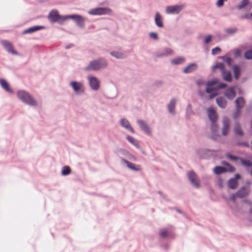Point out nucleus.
I'll return each mask as SVG.
<instances>
[{"label": "nucleus", "instance_id": "1", "mask_svg": "<svg viewBox=\"0 0 252 252\" xmlns=\"http://www.w3.org/2000/svg\"><path fill=\"white\" fill-rule=\"evenodd\" d=\"M18 98L24 103L32 106L36 105L34 98L27 92L24 91H19L17 92Z\"/></svg>", "mask_w": 252, "mask_h": 252}, {"label": "nucleus", "instance_id": "2", "mask_svg": "<svg viewBox=\"0 0 252 252\" xmlns=\"http://www.w3.org/2000/svg\"><path fill=\"white\" fill-rule=\"evenodd\" d=\"M107 64L104 60L100 59L91 62L89 65L87 67V70H98L105 67Z\"/></svg>", "mask_w": 252, "mask_h": 252}, {"label": "nucleus", "instance_id": "3", "mask_svg": "<svg viewBox=\"0 0 252 252\" xmlns=\"http://www.w3.org/2000/svg\"><path fill=\"white\" fill-rule=\"evenodd\" d=\"M48 18L52 22H55L59 20L62 21H65L66 20V16H61L58 13V12L56 10H52L48 15Z\"/></svg>", "mask_w": 252, "mask_h": 252}, {"label": "nucleus", "instance_id": "4", "mask_svg": "<svg viewBox=\"0 0 252 252\" xmlns=\"http://www.w3.org/2000/svg\"><path fill=\"white\" fill-rule=\"evenodd\" d=\"M188 177L193 186L196 188H199V181L197 175L194 171H189L188 173Z\"/></svg>", "mask_w": 252, "mask_h": 252}, {"label": "nucleus", "instance_id": "5", "mask_svg": "<svg viewBox=\"0 0 252 252\" xmlns=\"http://www.w3.org/2000/svg\"><path fill=\"white\" fill-rule=\"evenodd\" d=\"M110 12V9L108 8L99 7L92 9L89 13L93 15H101L108 14Z\"/></svg>", "mask_w": 252, "mask_h": 252}, {"label": "nucleus", "instance_id": "6", "mask_svg": "<svg viewBox=\"0 0 252 252\" xmlns=\"http://www.w3.org/2000/svg\"><path fill=\"white\" fill-rule=\"evenodd\" d=\"M250 192V190L248 188L242 187L237 192L236 194H233L232 195V200H234L236 197L240 198H244L247 196Z\"/></svg>", "mask_w": 252, "mask_h": 252}, {"label": "nucleus", "instance_id": "7", "mask_svg": "<svg viewBox=\"0 0 252 252\" xmlns=\"http://www.w3.org/2000/svg\"><path fill=\"white\" fill-rule=\"evenodd\" d=\"M222 125L223 126L221 129V133L222 135L226 136L229 132L230 127V121L226 117H223Z\"/></svg>", "mask_w": 252, "mask_h": 252}, {"label": "nucleus", "instance_id": "8", "mask_svg": "<svg viewBox=\"0 0 252 252\" xmlns=\"http://www.w3.org/2000/svg\"><path fill=\"white\" fill-rule=\"evenodd\" d=\"M183 7V5L167 6L166 8V12L167 14H178L182 10Z\"/></svg>", "mask_w": 252, "mask_h": 252}, {"label": "nucleus", "instance_id": "9", "mask_svg": "<svg viewBox=\"0 0 252 252\" xmlns=\"http://www.w3.org/2000/svg\"><path fill=\"white\" fill-rule=\"evenodd\" d=\"M1 43L8 52L13 55L18 54L16 51L14 49V47L11 42L6 40H2L1 41Z\"/></svg>", "mask_w": 252, "mask_h": 252}, {"label": "nucleus", "instance_id": "10", "mask_svg": "<svg viewBox=\"0 0 252 252\" xmlns=\"http://www.w3.org/2000/svg\"><path fill=\"white\" fill-rule=\"evenodd\" d=\"M72 19L76 23L77 25L80 27H83L84 25V19L83 17L77 15H66V19Z\"/></svg>", "mask_w": 252, "mask_h": 252}, {"label": "nucleus", "instance_id": "11", "mask_svg": "<svg viewBox=\"0 0 252 252\" xmlns=\"http://www.w3.org/2000/svg\"><path fill=\"white\" fill-rule=\"evenodd\" d=\"M70 85L75 92H84V86L82 83L76 81H71L70 83Z\"/></svg>", "mask_w": 252, "mask_h": 252}, {"label": "nucleus", "instance_id": "12", "mask_svg": "<svg viewBox=\"0 0 252 252\" xmlns=\"http://www.w3.org/2000/svg\"><path fill=\"white\" fill-rule=\"evenodd\" d=\"M224 95L230 100H232L236 96V92L233 87L227 89L224 94Z\"/></svg>", "mask_w": 252, "mask_h": 252}, {"label": "nucleus", "instance_id": "13", "mask_svg": "<svg viewBox=\"0 0 252 252\" xmlns=\"http://www.w3.org/2000/svg\"><path fill=\"white\" fill-rule=\"evenodd\" d=\"M90 85L91 88L94 90H97L99 87V82L96 78L92 77L89 80Z\"/></svg>", "mask_w": 252, "mask_h": 252}, {"label": "nucleus", "instance_id": "14", "mask_svg": "<svg viewBox=\"0 0 252 252\" xmlns=\"http://www.w3.org/2000/svg\"><path fill=\"white\" fill-rule=\"evenodd\" d=\"M208 115L210 120L212 122H216L218 119L217 114L215 110L212 108L208 109Z\"/></svg>", "mask_w": 252, "mask_h": 252}, {"label": "nucleus", "instance_id": "15", "mask_svg": "<svg viewBox=\"0 0 252 252\" xmlns=\"http://www.w3.org/2000/svg\"><path fill=\"white\" fill-rule=\"evenodd\" d=\"M123 161L127 165L129 168L134 171H140L141 170V167L139 165H135V164L129 162L128 161L124 159H123Z\"/></svg>", "mask_w": 252, "mask_h": 252}, {"label": "nucleus", "instance_id": "16", "mask_svg": "<svg viewBox=\"0 0 252 252\" xmlns=\"http://www.w3.org/2000/svg\"><path fill=\"white\" fill-rule=\"evenodd\" d=\"M137 123L138 125H139L140 128L144 130L147 134L150 135L151 134V131L148 127L147 124L142 120H138L137 121Z\"/></svg>", "mask_w": 252, "mask_h": 252}, {"label": "nucleus", "instance_id": "17", "mask_svg": "<svg viewBox=\"0 0 252 252\" xmlns=\"http://www.w3.org/2000/svg\"><path fill=\"white\" fill-rule=\"evenodd\" d=\"M121 126L125 127V128L128 129V130H129L131 132L134 133L135 132L134 129L132 128V127L130 126V125L129 123V122L125 119H123L121 120Z\"/></svg>", "mask_w": 252, "mask_h": 252}, {"label": "nucleus", "instance_id": "18", "mask_svg": "<svg viewBox=\"0 0 252 252\" xmlns=\"http://www.w3.org/2000/svg\"><path fill=\"white\" fill-rule=\"evenodd\" d=\"M216 102L218 106L221 108H225L226 106L227 101L223 97L220 96L217 98Z\"/></svg>", "mask_w": 252, "mask_h": 252}, {"label": "nucleus", "instance_id": "19", "mask_svg": "<svg viewBox=\"0 0 252 252\" xmlns=\"http://www.w3.org/2000/svg\"><path fill=\"white\" fill-rule=\"evenodd\" d=\"M0 84L1 86V87L4 90H5L6 92H9V93L12 92V90L9 87V84L6 80H5L4 79H0Z\"/></svg>", "mask_w": 252, "mask_h": 252}, {"label": "nucleus", "instance_id": "20", "mask_svg": "<svg viewBox=\"0 0 252 252\" xmlns=\"http://www.w3.org/2000/svg\"><path fill=\"white\" fill-rule=\"evenodd\" d=\"M236 108L241 109L245 105V100L242 97H238L235 100Z\"/></svg>", "mask_w": 252, "mask_h": 252}, {"label": "nucleus", "instance_id": "21", "mask_svg": "<svg viewBox=\"0 0 252 252\" xmlns=\"http://www.w3.org/2000/svg\"><path fill=\"white\" fill-rule=\"evenodd\" d=\"M43 29H44V27H43V26H33L32 27H30V28L27 29V30H26L25 31H24V33L26 34V33H32V32L40 30Z\"/></svg>", "mask_w": 252, "mask_h": 252}, {"label": "nucleus", "instance_id": "22", "mask_svg": "<svg viewBox=\"0 0 252 252\" xmlns=\"http://www.w3.org/2000/svg\"><path fill=\"white\" fill-rule=\"evenodd\" d=\"M175 104L176 100L174 98H173L170 100L169 103L167 105L168 111L172 114H174L175 113Z\"/></svg>", "mask_w": 252, "mask_h": 252}, {"label": "nucleus", "instance_id": "23", "mask_svg": "<svg viewBox=\"0 0 252 252\" xmlns=\"http://www.w3.org/2000/svg\"><path fill=\"white\" fill-rule=\"evenodd\" d=\"M197 68V65L195 63H192L187 66L184 69V72L185 73H190Z\"/></svg>", "mask_w": 252, "mask_h": 252}, {"label": "nucleus", "instance_id": "24", "mask_svg": "<svg viewBox=\"0 0 252 252\" xmlns=\"http://www.w3.org/2000/svg\"><path fill=\"white\" fill-rule=\"evenodd\" d=\"M155 21L156 24L158 27H163V24L162 22V18L159 13L157 12L155 15Z\"/></svg>", "mask_w": 252, "mask_h": 252}, {"label": "nucleus", "instance_id": "25", "mask_svg": "<svg viewBox=\"0 0 252 252\" xmlns=\"http://www.w3.org/2000/svg\"><path fill=\"white\" fill-rule=\"evenodd\" d=\"M222 75L223 79L225 81L230 82L232 80L231 74L230 71H223L222 72Z\"/></svg>", "mask_w": 252, "mask_h": 252}, {"label": "nucleus", "instance_id": "26", "mask_svg": "<svg viewBox=\"0 0 252 252\" xmlns=\"http://www.w3.org/2000/svg\"><path fill=\"white\" fill-rule=\"evenodd\" d=\"M228 172L226 169L221 166H216L214 169V172L217 175Z\"/></svg>", "mask_w": 252, "mask_h": 252}, {"label": "nucleus", "instance_id": "27", "mask_svg": "<svg viewBox=\"0 0 252 252\" xmlns=\"http://www.w3.org/2000/svg\"><path fill=\"white\" fill-rule=\"evenodd\" d=\"M235 134L242 136L243 135V132L241 128L240 125L239 123H236L234 129Z\"/></svg>", "mask_w": 252, "mask_h": 252}, {"label": "nucleus", "instance_id": "28", "mask_svg": "<svg viewBox=\"0 0 252 252\" xmlns=\"http://www.w3.org/2000/svg\"><path fill=\"white\" fill-rule=\"evenodd\" d=\"M249 4L250 5L251 8H252V2L249 3V0H243L241 3L237 6V8L238 9H242Z\"/></svg>", "mask_w": 252, "mask_h": 252}, {"label": "nucleus", "instance_id": "29", "mask_svg": "<svg viewBox=\"0 0 252 252\" xmlns=\"http://www.w3.org/2000/svg\"><path fill=\"white\" fill-rule=\"evenodd\" d=\"M229 187L231 189H235L237 187V182L236 179H230L228 182Z\"/></svg>", "mask_w": 252, "mask_h": 252}, {"label": "nucleus", "instance_id": "30", "mask_svg": "<svg viewBox=\"0 0 252 252\" xmlns=\"http://www.w3.org/2000/svg\"><path fill=\"white\" fill-rule=\"evenodd\" d=\"M233 71L235 78L237 80L240 75V69L239 66L237 65H234L233 66Z\"/></svg>", "mask_w": 252, "mask_h": 252}, {"label": "nucleus", "instance_id": "31", "mask_svg": "<svg viewBox=\"0 0 252 252\" xmlns=\"http://www.w3.org/2000/svg\"><path fill=\"white\" fill-rule=\"evenodd\" d=\"M185 61V58L183 57H178L172 60L171 62L174 64H179L183 63Z\"/></svg>", "mask_w": 252, "mask_h": 252}, {"label": "nucleus", "instance_id": "32", "mask_svg": "<svg viewBox=\"0 0 252 252\" xmlns=\"http://www.w3.org/2000/svg\"><path fill=\"white\" fill-rule=\"evenodd\" d=\"M126 139L131 144H132L136 147H138L139 144L138 141L133 137L128 135L126 137Z\"/></svg>", "mask_w": 252, "mask_h": 252}, {"label": "nucleus", "instance_id": "33", "mask_svg": "<svg viewBox=\"0 0 252 252\" xmlns=\"http://www.w3.org/2000/svg\"><path fill=\"white\" fill-rule=\"evenodd\" d=\"M221 163L222 164L226 165L227 166V168L226 169L228 172H233L235 171V168L231 165L227 163V162L222 161Z\"/></svg>", "mask_w": 252, "mask_h": 252}, {"label": "nucleus", "instance_id": "34", "mask_svg": "<svg viewBox=\"0 0 252 252\" xmlns=\"http://www.w3.org/2000/svg\"><path fill=\"white\" fill-rule=\"evenodd\" d=\"M110 54L117 59H122L125 57L124 54L118 52H112Z\"/></svg>", "mask_w": 252, "mask_h": 252}, {"label": "nucleus", "instance_id": "35", "mask_svg": "<svg viewBox=\"0 0 252 252\" xmlns=\"http://www.w3.org/2000/svg\"><path fill=\"white\" fill-rule=\"evenodd\" d=\"M71 172L70 168L69 166H64L62 171V174L63 175H67L69 174Z\"/></svg>", "mask_w": 252, "mask_h": 252}, {"label": "nucleus", "instance_id": "36", "mask_svg": "<svg viewBox=\"0 0 252 252\" xmlns=\"http://www.w3.org/2000/svg\"><path fill=\"white\" fill-rule=\"evenodd\" d=\"M159 235L161 238H165L168 236V232L166 230L162 229L160 230Z\"/></svg>", "mask_w": 252, "mask_h": 252}, {"label": "nucleus", "instance_id": "37", "mask_svg": "<svg viewBox=\"0 0 252 252\" xmlns=\"http://www.w3.org/2000/svg\"><path fill=\"white\" fill-rule=\"evenodd\" d=\"M215 68H219V69H220V70H221L222 71V72H223V71L225 70L224 69V65H223V64L222 63H217L215 66H214L213 67V69H214Z\"/></svg>", "mask_w": 252, "mask_h": 252}, {"label": "nucleus", "instance_id": "38", "mask_svg": "<svg viewBox=\"0 0 252 252\" xmlns=\"http://www.w3.org/2000/svg\"><path fill=\"white\" fill-rule=\"evenodd\" d=\"M245 57L247 59H252V50L246 52Z\"/></svg>", "mask_w": 252, "mask_h": 252}, {"label": "nucleus", "instance_id": "39", "mask_svg": "<svg viewBox=\"0 0 252 252\" xmlns=\"http://www.w3.org/2000/svg\"><path fill=\"white\" fill-rule=\"evenodd\" d=\"M237 31V29L236 28L227 29L225 30V32L228 34H233L235 33Z\"/></svg>", "mask_w": 252, "mask_h": 252}, {"label": "nucleus", "instance_id": "40", "mask_svg": "<svg viewBox=\"0 0 252 252\" xmlns=\"http://www.w3.org/2000/svg\"><path fill=\"white\" fill-rule=\"evenodd\" d=\"M241 114V109L236 108L235 112L233 114V118L237 119Z\"/></svg>", "mask_w": 252, "mask_h": 252}, {"label": "nucleus", "instance_id": "41", "mask_svg": "<svg viewBox=\"0 0 252 252\" xmlns=\"http://www.w3.org/2000/svg\"><path fill=\"white\" fill-rule=\"evenodd\" d=\"M218 79H215L213 80H211L210 81H209L207 83V85L208 87L212 86L213 85H214L215 84H217L218 82Z\"/></svg>", "mask_w": 252, "mask_h": 252}, {"label": "nucleus", "instance_id": "42", "mask_svg": "<svg viewBox=\"0 0 252 252\" xmlns=\"http://www.w3.org/2000/svg\"><path fill=\"white\" fill-rule=\"evenodd\" d=\"M242 163L243 165L247 167L252 166V162L248 160H243L242 161Z\"/></svg>", "mask_w": 252, "mask_h": 252}, {"label": "nucleus", "instance_id": "43", "mask_svg": "<svg viewBox=\"0 0 252 252\" xmlns=\"http://www.w3.org/2000/svg\"><path fill=\"white\" fill-rule=\"evenodd\" d=\"M220 51H221L220 48L217 47L215 48H213L212 50V55H216V54L219 53Z\"/></svg>", "mask_w": 252, "mask_h": 252}, {"label": "nucleus", "instance_id": "44", "mask_svg": "<svg viewBox=\"0 0 252 252\" xmlns=\"http://www.w3.org/2000/svg\"><path fill=\"white\" fill-rule=\"evenodd\" d=\"M226 156L227 158H228L232 160H236L239 159V158L238 157L232 156L229 153H226Z\"/></svg>", "mask_w": 252, "mask_h": 252}, {"label": "nucleus", "instance_id": "45", "mask_svg": "<svg viewBox=\"0 0 252 252\" xmlns=\"http://www.w3.org/2000/svg\"><path fill=\"white\" fill-rule=\"evenodd\" d=\"M149 36L151 38H153L155 40H157L158 38L157 34L155 32H151L149 34Z\"/></svg>", "mask_w": 252, "mask_h": 252}, {"label": "nucleus", "instance_id": "46", "mask_svg": "<svg viewBox=\"0 0 252 252\" xmlns=\"http://www.w3.org/2000/svg\"><path fill=\"white\" fill-rule=\"evenodd\" d=\"M218 128V126L217 124L215 123V122H212V125H211V129L213 131H215L217 130Z\"/></svg>", "mask_w": 252, "mask_h": 252}, {"label": "nucleus", "instance_id": "47", "mask_svg": "<svg viewBox=\"0 0 252 252\" xmlns=\"http://www.w3.org/2000/svg\"><path fill=\"white\" fill-rule=\"evenodd\" d=\"M212 39V36L211 35H208L204 39V43L206 44L208 43Z\"/></svg>", "mask_w": 252, "mask_h": 252}, {"label": "nucleus", "instance_id": "48", "mask_svg": "<svg viewBox=\"0 0 252 252\" xmlns=\"http://www.w3.org/2000/svg\"><path fill=\"white\" fill-rule=\"evenodd\" d=\"M227 0H218L217 5L218 7H221L223 5V2L224 1H226Z\"/></svg>", "mask_w": 252, "mask_h": 252}, {"label": "nucleus", "instance_id": "49", "mask_svg": "<svg viewBox=\"0 0 252 252\" xmlns=\"http://www.w3.org/2000/svg\"><path fill=\"white\" fill-rule=\"evenodd\" d=\"M214 91V89L213 88H210L208 86L206 89V92L208 94H211Z\"/></svg>", "mask_w": 252, "mask_h": 252}, {"label": "nucleus", "instance_id": "50", "mask_svg": "<svg viewBox=\"0 0 252 252\" xmlns=\"http://www.w3.org/2000/svg\"><path fill=\"white\" fill-rule=\"evenodd\" d=\"M240 53H241V52L239 49H236L235 50L234 53V56L236 58L238 57L240 55Z\"/></svg>", "mask_w": 252, "mask_h": 252}, {"label": "nucleus", "instance_id": "51", "mask_svg": "<svg viewBox=\"0 0 252 252\" xmlns=\"http://www.w3.org/2000/svg\"><path fill=\"white\" fill-rule=\"evenodd\" d=\"M225 61L229 66H230L231 65L232 60L230 58L227 57L226 58Z\"/></svg>", "mask_w": 252, "mask_h": 252}, {"label": "nucleus", "instance_id": "52", "mask_svg": "<svg viewBox=\"0 0 252 252\" xmlns=\"http://www.w3.org/2000/svg\"><path fill=\"white\" fill-rule=\"evenodd\" d=\"M226 86H227L226 84L221 83L219 85L218 88L219 89H223V88L226 87Z\"/></svg>", "mask_w": 252, "mask_h": 252}, {"label": "nucleus", "instance_id": "53", "mask_svg": "<svg viewBox=\"0 0 252 252\" xmlns=\"http://www.w3.org/2000/svg\"><path fill=\"white\" fill-rule=\"evenodd\" d=\"M196 84L198 86H201L202 85H203L204 84V82L202 79H199L196 81Z\"/></svg>", "mask_w": 252, "mask_h": 252}, {"label": "nucleus", "instance_id": "54", "mask_svg": "<svg viewBox=\"0 0 252 252\" xmlns=\"http://www.w3.org/2000/svg\"><path fill=\"white\" fill-rule=\"evenodd\" d=\"M218 94L217 93H215V92H213L211 94H210V95H209V98L210 99H212L215 96H216Z\"/></svg>", "mask_w": 252, "mask_h": 252}, {"label": "nucleus", "instance_id": "55", "mask_svg": "<svg viewBox=\"0 0 252 252\" xmlns=\"http://www.w3.org/2000/svg\"><path fill=\"white\" fill-rule=\"evenodd\" d=\"M172 53V51L170 49H167L166 53L163 54L162 55L163 56L171 54Z\"/></svg>", "mask_w": 252, "mask_h": 252}, {"label": "nucleus", "instance_id": "56", "mask_svg": "<svg viewBox=\"0 0 252 252\" xmlns=\"http://www.w3.org/2000/svg\"><path fill=\"white\" fill-rule=\"evenodd\" d=\"M244 18L248 19H252V12L250 15H247L244 16H243Z\"/></svg>", "mask_w": 252, "mask_h": 252}, {"label": "nucleus", "instance_id": "57", "mask_svg": "<svg viewBox=\"0 0 252 252\" xmlns=\"http://www.w3.org/2000/svg\"><path fill=\"white\" fill-rule=\"evenodd\" d=\"M240 177V175L238 174L235 175V178L236 179H239Z\"/></svg>", "mask_w": 252, "mask_h": 252}, {"label": "nucleus", "instance_id": "58", "mask_svg": "<svg viewBox=\"0 0 252 252\" xmlns=\"http://www.w3.org/2000/svg\"><path fill=\"white\" fill-rule=\"evenodd\" d=\"M243 145L246 147H249V145L247 143H244Z\"/></svg>", "mask_w": 252, "mask_h": 252}, {"label": "nucleus", "instance_id": "59", "mask_svg": "<svg viewBox=\"0 0 252 252\" xmlns=\"http://www.w3.org/2000/svg\"><path fill=\"white\" fill-rule=\"evenodd\" d=\"M251 128L252 129V123H251Z\"/></svg>", "mask_w": 252, "mask_h": 252}]
</instances>
